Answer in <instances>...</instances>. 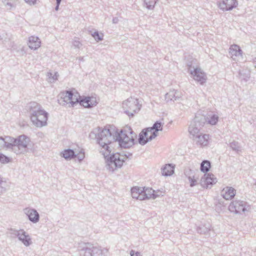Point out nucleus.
<instances>
[{
  "instance_id": "obj_1",
  "label": "nucleus",
  "mask_w": 256,
  "mask_h": 256,
  "mask_svg": "<svg viewBox=\"0 0 256 256\" xmlns=\"http://www.w3.org/2000/svg\"><path fill=\"white\" fill-rule=\"evenodd\" d=\"M30 120L36 128H40L47 125L48 114L36 102H31L28 106Z\"/></svg>"
},
{
  "instance_id": "obj_2",
  "label": "nucleus",
  "mask_w": 256,
  "mask_h": 256,
  "mask_svg": "<svg viewBox=\"0 0 256 256\" xmlns=\"http://www.w3.org/2000/svg\"><path fill=\"white\" fill-rule=\"evenodd\" d=\"M94 134L98 143L101 147L100 152L106 158L111 154V148L110 145L114 141L115 138L110 128H104L100 132L96 134L94 132L90 134V136Z\"/></svg>"
},
{
  "instance_id": "obj_3",
  "label": "nucleus",
  "mask_w": 256,
  "mask_h": 256,
  "mask_svg": "<svg viewBox=\"0 0 256 256\" xmlns=\"http://www.w3.org/2000/svg\"><path fill=\"white\" fill-rule=\"evenodd\" d=\"M10 140V150L16 154H24L28 151V146L30 141V138L25 135H21L17 138H14L10 136L8 138Z\"/></svg>"
},
{
  "instance_id": "obj_4",
  "label": "nucleus",
  "mask_w": 256,
  "mask_h": 256,
  "mask_svg": "<svg viewBox=\"0 0 256 256\" xmlns=\"http://www.w3.org/2000/svg\"><path fill=\"white\" fill-rule=\"evenodd\" d=\"M136 134L130 127H127L122 130L118 134L116 140L118 142L119 145L122 148H129L134 144V138Z\"/></svg>"
},
{
  "instance_id": "obj_5",
  "label": "nucleus",
  "mask_w": 256,
  "mask_h": 256,
  "mask_svg": "<svg viewBox=\"0 0 256 256\" xmlns=\"http://www.w3.org/2000/svg\"><path fill=\"white\" fill-rule=\"evenodd\" d=\"M132 154L128 152L124 155L118 153L112 154L107 159L106 168L110 172H114L118 168H120L126 158L130 159Z\"/></svg>"
},
{
  "instance_id": "obj_6",
  "label": "nucleus",
  "mask_w": 256,
  "mask_h": 256,
  "mask_svg": "<svg viewBox=\"0 0 256 256\" xmlns=\"http://www.w3.org/2000/svg\"><path fill=\"white\" fill-rule=\"evenodd\" d=\"M141 105L138 103V100L130 97L122 102V108L124 112L129 116L132 117L134 114L140 109Z\"/></svg>"
},
{
  "instance_id": "obj_7",
  "label": "nucleus",
  "mask_w": 256,
  "mask_h": 256,
  "mask_svg": "<svg viewBox=\"0 0 256 256\" xmlns=\"http://www.w3.org/2000/svg\"><path fill=\"white\" fill-rule=\"evenodd\" d=\"M206 123L205 117L203 116H196L191 122L188 128V132L192 138L200 134V130Z\"/></svg>"
},
{
  "instance_id": "obj_8",
  "label": "nucleus",
  "mask_w": 256,
  "mask_h": 256,
  "mask_svg": "<svg viewBox=\"0 0 256 256\" xmlns=\"http://www.w3.org/2000/svg\"><path fill=\"white\" fill-rule=\"evenodd\" d=\"M228 210L236 214H242L250 212V206L245 201L236 200L230 202L228 206Z\"/></svg>"
},
{
  "instance_id": "obj_9",
  "label": "nucleus",
  "mask_w": 256,
  "mask_h": 256,
  "mask_svg": "<svg viewBox=\"0 0 256 256\" xmlns=\"http://www.w3.org/2000/svg\"><path fill=\"white\" fill-rule=\"evenodd\" d=\"M80 256H102V250L92 244H86L80 250Z\"/></svg>"
},
{
  "instance_id": "obj_10",
  "label": "nucleus",
  "mask_w": 256,
  "mask_h": 256,
  "mask_svg": "<svg viewBox=\"0 0 256 256\" xmlns=\"http://www.w3.org/2000/svg\"><path fill=\"white\" fill-rule=\"evenodd\" d=\"M188 71L193 78L200 84H203L206 82V75L200 68L196 67L194 68V70H192L191 67H190L188 68Z\"/></svg>"
},
{
  "instance_id": "obj_11",
  "label": "nucleus",
  "mask_w": 256,
  "mask_h": 256,
  "mask_svg": "<svg viewBox=\"0 0 256 256\" xmlns=\"http://www.w3.org/2000/svg\"><path fill=\"white\" fill-rule=\"evenodd\" d=\"M238 5L237 0H220L218 2V8L222 11H230Z\"/></svg>"
},
{
  "instance_id": "obj_12",
  "label": "nucleus",
  "mask_w": 256,
  "mask_h": 256,
  "mask_svg": "<svg viewBox=\"0 0 256 256\" xmlns=\"http://www.w3.org/2000/svg\"><path fill=\"white\" fill-rule=\"evenodd\" d=\"M216 178L214 175L210 173L205 174L200 180V184L204 188H210L216 182Z\"/></svg>"
},
{
  "instance_id": "obj_13",
  "label": "nucleus",
  "mask_w": 256,
  "mask_h": 256,
  "mask_svg": "<svg viewBox=\"0 0 256 256\" xmlns=\"http://www.w3.org/2000/svg\"><path fill=\"white\" fill-rule=\"evenodd\" d=\"M24 212L28 216L29 220L34 224L40 220V214L37 210L33 208H26L24 209Z\"/></svg>"
},
{
  "instance_id": "obj_14",
  "label": "nucleus",
  "mask_w": 256,
  "mask_h": 256,
  "mask_svg": "<svg viewBox=\"0 0 256 256\" xmlns=\"http://www.w3.org/2000/svg\"><path fill=\"white\" fill-rule=\"evenodd\" d=\"M229 53L233 60L239 61L242 59V52L237 44L232 45L229 48Z\"/></svg>"
},
{
  "instance_id": "obj_15",
  "label": "nucleus",
  "mask_w": 256,
  "mask_h": 256,
  "mask_svg": "<svg viewBox=\"0 0 256 256\" xmlns=\"http://www.w3.org/2000/svg\"><path fill=\"white\" fill-rule=\"evenodd\" d=\"M163 124L158 121L156 122L151 128H146L150 133V140H153L158 136V132L162 130Z\"/></svg>"
},
{
  "instance_id": "obj_16",
  "label": "nucleus",
  "mask_w": 256,
  "mask_h": 256,
  "mask_svg": "<svg viewBox=\"0 0 256 256\" xmlns=\"http://www.w3.org/2000/svg\"><path fill=\"white\" fill-rule=\"evenodd\" d=\"M192 140L198 146H204L208 144L209 135L200 133L194 138H193Z\"/></svg>"
},
{
  "instance_id": "obj_17",
  "label": "nucleus",
  "mask_w": 256,
  "mask_h": 256,
  "mask_svg": "<svg viewBox=\"0 0 256 256\" xmlns=\"http://www.w3.org/2000/svg\"><path fill=\"white\" fill-rule=\"evenodd\" d=\"M18 239L26 246H29L32 244L30 236L24 230H21V233L18 234Z\"/></svg>"
},
{
  "instance_id": "obj_18",
  "label": "nucleus",
  "mask_w": 256,
  "mask_h": 256,
  "mask_svg": "<svg viewBox=\"0 0 256 256\" xmlns=\"http://www.w3.org/2000/svg\"><path fill=\"white\" fill-rule=\"evenodd\" d=\"M236 190L230 186H227L222 190L221 195L223 198L226 200H230L232 198L236 195Z\"/></svg>"
},
{
  "instance_id": "obj_19",
  "label": "nucleus",
  "mask_w": 256,
  "mask_h": 256,
  "mask_svg": "<svg viewBox=\"0 0 256 256\" xmlns=\"http://www.w3.org/2000/svg\"><path fill=\"white\" fill-rule=\"evenodd\" d=\"M149 134H150V133L148 130H147V128L144 129L139 134L138 138V143L144 146L148 142L152 140H150V135L149 136Z\"/></svg>"
},
{
  "instance_id": "obj_20",
  "label": "nucleus",
  "mask_w": 256,
  "mask_h": 256,
  "mask_svg": "<svg viewBox=\"0 0 256 256\" xmlns=\"http://www.w3.org/2000/svg\"><path fill=\"white\" fill-rule=\"evenodd\" d=\"M97 104L96 98L87 96L80 100V104L86 108H90Z\"/></svg>"
},
{
  "instance_id": "obj_21",
  "label": "nucleus",
  "mask_w": 256,
  "mask_h": 256,
  "mask_svg": "<svg viewBox=\"0 0 256 256\" xmlns=\"http://www.w3.org/2000/svg\"><path fill=\"white\" fill-rule=\"evenodd\" d=\"M181 93L177 90H172L166 93L165 99L166 102L175 101L179 100L181 97Z\"/></svg>"
},
{
  "instance_id": "obj_22",
  "label": "nucleus",
  "mask_w": 256,
  "mask_h": 256,
  "mask_svg": "<svg viewBox=\"0 0 256 256\" xmlns=\"http://www.w3.org/2000/svg\"><path fill=\"white\" fill-rule=\"evenodd\" d=\"M144 192V188L134 186L131 189V194L134 198L140 200H144L142 195Z\"/></svg>"
},
{
  "instance_id": "obj_23",
  "label": "nucleus",
  "mask_w": 256,
  "mask_h": 256,
  "mask_svg": "<svg viewBox=\"0 0 256 256\" xmlns=\"http://www.w3.org/2000/svg\"><path fill=\"white\" fill-rule=\"evenodd\" d=\"M28 44L30 48L36 50L40 46L41 42L38 37L31 36L28 38Z\"/></svg>"
},
{
  "instance_id": "obj_24",
  "label": "nucleus",
  "mask_w": 256,
  "mask_h": 256,
  "mask_svg": "<svg viewBox=\"0 0 256 256\" xmlns=\"http://www.w3.org/2000/svg\"><path fill=\"white\" fill-rule=\"evenodd\" d=\"M219 117L218 115L214 112H210L207 114L206 118H205L206 122L211 125H215L218 120Z\"/></svg>"
},
{
  "instance_id": "obj_25",
  "label": "nucleus",
  "mask_w": 256,
  "mask_h": 256,
  "mask_svg": "<svg viewBox=\"0 0 256 256\" xmlns=\"http://www.w3.org/2000/svg\"><path fill=\"white\" fill-rule=\"evenodd\" d=\"M174 165L171 164H166L162 168V174L164 176H170L174 172Z\"/></svg>"
},
{
  "instance_id": "obj_26",
  "label": "nucleus",
  "mask_w": 256,
  "mask_h": 256,
  "mask_svg": "<svg viewBox=\"0 0 256 256\" xmlns=\"http://www.w3.org/2000/svg\"><path fill=\"white\" fill-rule=\"evenodd\" d=\"M8 138H10V136H0V150L3 149L10 150L11 145L10 143V140H8Z\"/></svg>"
},
{
  "instance_id": "obj_27",
  "label": "nucleus",
  "mask_w": 256,
  "mask_h": 256,
  "mask_svg": "<svg viewBox=\"0 0 256 256\" xmlns=\"http://www.w3.org/2000/svg\"><path fill=\"white\" fill-rule=\"evenodd\" d=\"M211 225L209 222L200 224L198 228L197 231L200 234H206L210 230Z\"/></svg>"
},
{
  "instance_id": "obj_28",
  "label": "nucleus",
  "mask_w": 256,
  "mask_h": 256,
  "mask_svg": "<svg viewBox=\"0 0 256 256\" xmlns=\"http://www.w3.org/2000/svg\"><path fill=\"white\" fill-rule=\"evenodd\" d=\"M61 98L62 101L66 104H70L72 100V90H66L60 94Z\"/></svg>"
},
{
  "instance_id": "obj_29",
  "label": "nucleus",
  "mask_w": 256,
  "mask_h": 256,
  "mask_svg": "<svg viewBox=\"0 0 256 256\" xmlns=\"http://www.w3.org/2000/svg\"><path fill=\"white\" fill-rule=\"evenodd\" d=\"M192 171L190 170L185 172V175L188 177L189 182H190V186L193 187L197 184V180L194 178V176L191 175Z\"/></svg>"
},
{
  "instance_id": "obj_30",
  "label": "nucleus",
  "mask_w": 256,
  "mask_h": 256,
  "mask_svg": "<svg viewBox=\"0 0 256 256\" xmlns=\"http://www.w3.org/2000/svg\"><path fill=\"white\" fill-rule=\"evenodd\" d=\"M154 194V190L152 188H144V192L142 195L144 198V200L146 199L152 198Z\"/></svg>"
},
{
  "instance_id": "obj_31",
  "label": "nucleus",
  "mask_w": 256,
  "mask_h": 256,
  "mask_svg": "<svg viewBox=\"0 0 256 256\" xmlns=\"http://www.w3.org/2000/svg\"><path fill=\"white\" fill-rule=\"evenodd\" d=\"M226 206V204L224 202V200L223 199H219L216 203V210L220 212L223 210Z\"/></svg>"
},
{
  "instance_id": "obj_32",
  "label": "nucleus",
  "mask_w": 256,
  "mask_h": 256,
  "mask_svg": "<svg viewBox=\"0 0 256 256\" xmlns=\"http://www.w3.org/2000/svg\"><path fill=\"white\" fill-rule=\"evenodd\" d=\"M62 156L66 159H71L76 156L75 152L71 149L65 150L62 152Z\"/></svg>"
},
{
  "instance_id": "obj_33",
  "label": "nucleus",
  "mask_w": 256,
  "mask_h": 256,
  "mask_svg": "<svg viewBox=\"0 0 256 256\" xmlns=\"http://www.w3.org/2000/svg\"><path fill=\"white\" fill-rule=\"evenodd\" d=\"M210 167V162L207 160H204L200 164V170L203 172H207L209 171Z\"/></svg>"
},
{
  "instance_id": "obj_34",
  "label": "nucleus",
  "mask_w": 256,
  "mask_h": 256,
  "mask_svg": "<svg viewBox=\"0 0 256 256\" xmlns=\"http://www.w3.org/2000/svg\"><path fill=\"white\" fill-rule=\"evenodd\" d=\"M82 99L80 98V96L78 94L77 92H76L75 94L72 92V100L70 101V103L72 106H74L75 104L80 103V100Z\"/></svg>"
},
{
  "instance_id": "obj_35",
  "label": "nucleus",
  "mask_w": 256,
  "mask_h": 256,
  "mask_svg": "<svg viewBox=\"0 0 256 256\" xmlns=\"http://www.w3.org/2000/svg\"><path fill=\"white\" fill-rule=\"evenodd\" d=\"M158 0H144V4L148 10H153Z\"/></svg>"
},
{
  "instance_id": "obj_36",
  "label": "nucleus",
  "mask_w": 256,
  "mask_h": 256,
  "mask_svg": "<svg viewBox=\"0 0 256 256\" xmlns=\"http://www.w3.org/2000/svg\"><path fill=\"white\" fill-rule=\"evenodd\" d=\"M230 146L233 150L236 151L237 152H239L242 150L241 146L238 142H232L230 144Z\"/></svg>"
},
{
  "instance_id": "obj_37",
  "label": "nucleus",
  "mask_w": 256,
  "mask_h": 256,
  "mask_svg": "<svg viewBox=\"0 0 256 256\" xmlns=\"http://www.w3.org/2000/svg\"><path fill=\"white\" fill-rule=\"evenodd\" d=\"M16 0H3L4 4L9 10L12 8L15 7L16 5Z\"/></svg>"
},
{
  "instance_id": "obj_38",
  "label": "nucleus",
  "mask_w": 256,
  "mask_h": 256,
  "mask_svg": "<svg viewBox=\"0 0 256 256\" xmlns=\"http://www.w3.org/2000/svg\"><path fill=\"white\" fill-rule=\"evenodd\" d=\"M239 75L241 80L245 82H247L250 78V72L246 71H240L239 72Z\"/></svg>"
},
{
  "instance_id": "obj_39",
  "label": "nucleus",
  "mask_w": 256,
  "mask_h": 256,
  "mask_svg": "<svg viewBox=\"0 0 256 256\" xmlns=\"http://www.w3.org/2000/svg\"><path fill=\"white\" fill-rule=\"evenodd\" d=\"M91 35L96 42H99L103 40V34L99 33L98 31H96L92 33Z\"/></svg>"
},
{
  "instance_id": "obj_40",
  "label": "nucleus",
  "mask_w": 256,
  "mask_h": 256,
  "mask_svg": "<svg viewBox=\"0 0 256 256\" xmlns=\"http://www.w3.org/2000/svg\"><path fill=\"white\" fill-rule=\"evenodd\" d=\"M72 44L75 48H80L82 46V42L79 40L77 38H74L72 40Z\"/></svg>"
},
{
  "instance_id": "obj_41",
  "label": "nucleus",
  "mask_w": 256,
  "mask_h": 256,
  "mask_svg": "<svg viewBox=\"0 0 256 256\" xmlns=\"http://www.w3.org/2000/svg\"><path fill=\"white\" fill-rule=\"evenodd\" d=\"M10 161V159L8 156L0 153V162L2 164H7Z\"/></svg>"
},
{
  "instance_id": "obj_42",
  "label": "nucleus",
  "mask_w": 256,
  "mask_h": 256,
  "mask_svg": "<svg viewBox=\"0 0 256 256\" xmlns=\"http://www.w3.org/2000/svg\"><path fill=\"white\" fill-rule=\"evenodd\" d=\"M75 157H77L79 162H81L84 158V152L82 150H80V152L78 154H76Z\"/></svg>"
},
{
  "instance_id": "obj_43",
  "label": "nucleus",
  "mask_w": 256,
  "mask_h": 256,
  "mask_svg": "<svg viewBox=\"0 0 256 256\" xmlns=\"http://www.w3.org/2000/svg\"><path fill=\"white\" fill-rule=\"evenodd\" d=\"M162 193H163V192L160 190H157V191L154 190V194L153 199H156V198H157L158 197L162 196H163Z\"/></svg>"
},
{
  "instance_id": "obj_44",
  "label": "nucleus",
  "mask_w": 256,
  "mask_h": 256,
  "mask_svg": "<svg viewBox=\"0 0 256 256\" xmlns=\"http://www.w3.org/2000/svg\"><path fill=\"white\" fill-rule=\"evenodd\" d=\"M25 2L30 6H34L37 3V0H24Z\"/></svg>"
},
{
  "instance_id": "obj_45",
  "label": "nucleus",
  "mask_w": 256,
  "mask_h": 256,
  "mask_svg": "<svg viewBox=\"0 0 256 256\" xmlns=\"http://www.w3.org/2000/svg\"><path fill=\"white\" fill-rule=\"evenodd\" d=\"M48 76L49 78H52L53 80H56L57 79V72H55L54 74H53L52 72H48Z\"/></svg>"
},
{
  "instance_id": "obj_46",
  "label": "nucleus",
  "mask_w": 256,
  "mask_h": 256,
  "mask_svg": "<svg viewBox=\"0 0 256 256\" xmlns=\"http://www.w3.org/2000/svg\"><path fill=\"white\" fill-rule=\"evenodd\" d=\"M21 230H12V229L10 230L11 231V234L13 235H14V236H16L18 238V234H20L21 233Z\"/></svg>"
},
{
  "instance_id": "obj_47",
  "label": "nucleus",
  "mask_w": 256,
  "mask_h": 256,
  "mask_svg": "<svg viewBox=\"0 0 256 256\" xmlns=\"http://www.w3.org/2000/svg\"><path fill=\"white\" fill-rule=\"evenodd\" d=\"M130 256H140V253L138 252H136L134 250H131L130 251Z\"/></svg>"
},
{
  "instance_id": "obj_48",
  "label": "nucleus",
  "mask_w": 256,
  "mask_h": 256,
  "mask_svg": "<svg viewBox=\"0 0 256 256\" xmlns=\"http://www.w3.org/2000/svg\"><path fill=\"white\" fill-rule=\"evenodd\" d=\"M62 1H56V6L55 7V10L58 11L59 10V6L60 4Z\"/></svg>"
},
{
  "instance_id": "obj_49",
  "label": "nucleus",
  "mask_w": 256,
  "mask_h": 256,
  "mask_svg": "<svg viewBox=\"0 0 256 256\" xmlns=\"http://www.w3.org/2000/svg\"><path fill=\"white\" fill-rule=\"evenodd\" d=\"M119 21V20L118 18L117 17H114L112 18V23L113 24H117Z\"/></svg>"
},
{
  "instance_id": "obj_50",
  "label": "nucleus",
  "mask_w": 256,
  "mask_h": 256,
  "mask_svg": "<svg viewBox=\"0 0 256 256\" xmlns=\"http://www.w3.org/2000/svg\"><path fill=\"white\" fill-rule=\"evenodd\" d=\"M2 183H0V194L4 190V188L2 186Z\"/></svg>"
},
{
  "instance_id": "obj_51",
  "label": "nucleus",
  "mask_w": 256,
  "mask_h": 256,
  "mask_svg": "<svg viewBox=\"0 0 256 256\" xmlns=\"http://www.w3.org/2000/svg\"><path fill=\"white\" fill-rule=\"evenodd\" d=\"M14 42H10V44L9 46L10 47V48H12L13 46H14Z\"/></svg>"
},
{
  "instance_id": "obj_52",
  "label": "nucleus",
  "mask_w": 256,
  "mask_h": 256,
  "mask_svg": "<svg viewBox=\"0 0 256 256\" xmlns=\"http://www.w3.org/2000/svg\"><path fill=\"white\" fill-rule=\"evenodd\" d=\"M79 60L82 61L84 60L83 57H80Z\"/></svg>"
},
{
  "instance_id": "obj_53",
  "label": "nucleus",
  "mask_w": 256,
  "mask_h": 256,
  "mask_svg": "<svg viewBox=\"0 0 256 256\" xmlns=\"http://www.w3.org/2000/svg\"><path fill=\"white\" fill-rule=\"evenodd\" d=\"M56 1H62V0H56Z\"/></svg>"
},
{
  "instance_id": "obj_54",
  "label": "nucleus",
  "mask_w": 256,
  "mask_h": 256,
  "mask_svg": "<svg viewBox=\"0 0 256 256\" xmlns=\"http://www.w3.org/2000/svg\"><path fill=\"white\" fill-rule=\"evenodd\" d=\"M254 66H255V67L256 68V65H255Z\"/></svg>"
}]
</instances>
